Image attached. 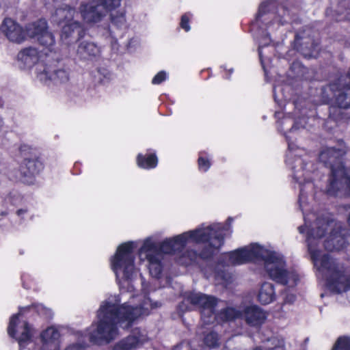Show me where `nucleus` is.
Returning a JSON list of instances; mask_svg holds the SVG:
<instances>
[{
    "label": "nucleus",
    "instance_id": "nucleus-1",
    "mask_svg": "<svg viewBox=\"0 0 350 350\" xmlns=\"http://www.w3.org/2000/svg\"><path fill=\"white\" fill-rule=\"evenodd\" d=\"M231 233V219H228L225 224H204L194 230L165 239L160 243L159 247L156 237L150 236L142 241V246L138 251L139 258L142 262L147 260L150 275L158 278L162 269V254L179 252L191 242L202 243L205 244V248L198 256L208 258L224 245L225 237ZM198 254L193 252L188 254L189 261L195 260Z\"/></svg>",
    "mask_w": 350,
    "mask_h": 350
},
{
    "label": "nucleus",
    "instance_id": "nucleus-2",
    "mask_svg": "<svg viewBox=\"0 0 350 350\" xmlns=\"http://www.w3.org/2000/svg\"><path fill=\"white\" fill-rule=\"evenodd\" d=\"M347 232L341 224L327 218H319L307 232L309 253L317 269V275L325 282L327 288L335 293L350 292V276L343 265L331 258L321 250H339L347 243Z\"/></svg>",
    "mask_w": 350,
    "mask_h": 350
},
{
    "label": "nucleus",
    "instance_id": "nucleus-3",
    "mask_svg": "<svg viewBox=\"0 0 350 350\" xmlns=\"http://www.w3.org/2000/svg\"><path fill=\"white\" fill-rule=\"evenodd\" d=\"M126 297L127 293L122 292L120 298H109L102 303L97 313L98 322L92 324L89 330L91 340L109 343L119 335L116 325L123 329L129 328L138 317L148 315L151 310L159 306L158 302H152L146 294H131L129 300L120 305Z\"/></svg>",
    "mask_w": 350,
    "mask_h": 350
},
{
    "label": "nucleus",
    "instance_id": "nucleus-4",
    "mask_svg": "<svg viewBox=\"0 0 350 350\" xmlns=\"http://www.w3.org/2000/svg\"><path fill=\"white\" fill-rule=\"evenodd\" d=\"M258 260L263 261L264 269L272 280L289 288L297 285L299 276L295 270L286 269L283 255L275 251L268 250L258 243H252L223 254L221 265H237Z\"/></svg>",
    "mask_w": 350,
    "mask_h": 350
},
{
    "label": "nucleus",
    "instance_id": "nucleus-5",
    "mask_svg": "<svg viewBox=\"0 0 350 350\" xmlns=\"http://www.w3.org/2000/svg\"><path fill=\"white\" fill-rule=\"evenodd\" d=\"M186 299L191 304L202 308V319L206 324L213 322L216 318L228 321L243 317L250 325L258 326L265 322L267 317L265 312L257 306L245 308L243 313L236 308H228L216 316L215 307L217 301L213 297L201 293L192 292L187 295Z\"/></svg>",
    "mask_w": 350,
    "mask_h": 350
},
{
    "label": "nucleus",
    "instance_id": "nucleus-6",
    "mask_svg": "<svg viewBox=\"0 0 350 350\" xmlns=\"http://www.w3.org/2000/svg\"><path fill=\"white\" fill-rule=\"evenodd\" d=\"M137 247V242L127 241L120 244L116 253L110 258L111 269L116 275L120 288L122 289L128 286L131 292L133 286L131 282L137 275L139 269L135 260L134 250Z\"/></svg>",
    "mask_w": 350,
    "mask_h": 350
},
{
    "label": "nucleus",
    "instance_id": "nucleus-7",
    "mask_svg": "<svg viewBox=\"0 0 350 350\" xmlns=\"http://www.w3.org/2000/svg\"><path fill=\"white\" fill-rule=\"evenodd\" d=\"M345 152L344 150H336L334 148H329L323 150L319 155L321 162L331 164L332 176L326 188V192L330 196L350 195V178L346 176L344 167L339 160Z\"/></svg>",
    "mask_w": 350,
    "mask_h": 350
},
{
    "label": "nucleus",
    "instance_id": "nucleus-8",
    "mask_svg": "<svg viewBox=\"0 0 350 350\" xmlns=\"http://www.w3.org/2000/svg\"><path fill=\"white\" fill-rule=\"evenodd\" d=\"M282 113L276 112L275 116L278 119V124L280 131L284 132L286 140L288 142V152L287 154L286 162L289 165H291L294 170L293 178L300 185L302 184V176L304 175L302 171V160L300 158L295 159L296 164L294 165L293 161V150L295 148L293 142L291 140L293 138L291 134H293L295 131L297 129V122H295L289 116H284L281 119Z\"/></svg>",
    "mask_w": 350,
    "mask_h": 350
},
{
    "label": "nucleus",
    "instance_id": "nucleus-9",
    "mask_svg": "<svg viewBox=\"0 0 350 350\" xmlns=\"http://www.w3.org/2000/svg\"><path fill=\"white\" fill-rule=\"evenodd\" d=\"M27 308H20L18 312L11 317L8 327V334L15 338L20 348L25 347L32 343L34 329L23 317V312Z\"/></svg>",
    "mask_w": 350,
    "mask_h": 350
},
{
    "label": "nucleus",
    "instance_id": "nucleus-10",
    "mask_svg": "<svg viewBox=\"0 0 350 350\" xmlns=\"http://www.w3.org/2000/svg\"><path fill=\"white\" fill-rule=\"evenodd\" d=\"M77 16L75 10L68 6L57 9L53 15V22L62 27V40L68 38L75 33L81 32V24L75 19Z\"/></svg>",
    "mask_w": 350,
    "mask_h": 350
},
{
    "label": "nucleus",
    "instance_id": "nucleus-11",
    "mask_svg": "<svg viewBox=\"0 0 350 350\" xmlns=\"http://www.w3.org/2000/svg\"><path fill=\"white\" fill-rule=\"evenodd\" d=\"M43 55L38 49L32 47L26 48L22 50L18 55L19 66L23 69L30 70L33 68L35 73L40 80H44L47 77L45 71L46 64L43 59Z\"/></svg>",
    "mask_w": 350,
    "mask_h": 350
},
{
    "label": "nucleus",
    "instance_id": "nucleus-12",
    "mask_svg": "<svg viewBox=\"0 0 350 350\" xmlns=\"http://www.w3.org/2000/svg\"><path fill=\"white\" fill-rule=\"evenodd\" d=\"M104 3H99L97 1H92L81 5V16L86 23L94 24L98 23L105 16L108 10L116 8L107 6V0H104Z\"/></svg>",
    "mask_w": 350,
    "mask_h": 350
},
{
    "label": "nucleus",
    "instance_id": "nucleus-13",
    "mask_svg": "<svg viewBox=\"0 0 350 350\" xmlns=\"http://www.w3.org/2000/svg\"><path fill=\"white\" fill-rule=\"evenodd\" d=\"M28 36L36 38L40 44L52 51L55 44L53 36L47 31V24L45 20L41 19L27 26Z\"/></svg>",
    "mask_w": 350,
    "mask_h": 350
},
{
    "label": "nucleus",
    "instance_id": "nucleus-14",
    "mask_svg": "<svg viewBox=\"0 0 350 350\" xmlns=\"http://www.w3.org/2000/svg\"><path fill=\"white\" fill-rule=\"evenodd\" d=\"M40 338L42 342L41 349L34 350H58L59 332L56 327L51 326L46 328L40 334ZM66 350H84L81 345L69 346Z\"/></svg>",
    "mask_w": 350,
    "mask_h": 350
},
{
    "label": "nucleus",
    "instance_id": "nucleus-15",
    "mask_svg": "<svg viewBox=\"0 0 350 350\" xmlns=\"http://www.w3.org/2000/svg\"><path fill=\"white\" fill-rule=\"evenodd\" d=\"M1 28L6 38L14 43L23 42L28 36L27 30L25 31L20 25L9 18L4 19Z\"/></svg>",
    "mask_w": 350,
    "mask_h": 350
},
{
    "label": "nucleus",
    "instance_id": "nucleus-16",
    "mask_svg": "<svg viewBox=\"0 0 350 350\" xmlns=\"http://www.w3.org/2000/svg\"><path fill=\"white\" fill-rule=\"evenodd\" d=\"M147 340L144 332L135 329L131 334L120 340L113 347V350H134L141 347Z\"/></svg>",
    "mask_w": 350,
    "mask_h": 350
},
{
    "label": "nucleus",
    "instance_id": "nucleus-17",
    "mask_svg": "<svg viewBox=\"0 0 350 350\" xmlns=\"http://www.w3.org/2000/svg\"><path fill=\"white\" fill-rule=\"evenodd\" d=\"M43 169L42 162L37 157L25 159L20 167L21 173L27 177L34 176Z\"/></svg>",
    "mask_w": 350,
    "mask_h": 350
},
{
    "label": "nucleus",
    "instance_id": "nucleus-18",
    "mask_svg": "<svg viewBox=\"0 0 350 350\" xmlns=\"http://www.w3.org/2000/svg\"><path fill=\"white\" fill-rule=\"evenodd\" d=\"M257 298L258 301L264 305L273 301L275 298L273 284L268 282L262 283L260 286Z\"/></svg>",
    "mask_w": 350,
    "mask_h": 350
},
{
    "label": "nucleus",
    "instance_id": "nucleus-19",
    "mask_svg": "<svg viewBox=\"0 0 350 350\" xmlns=\"http://www.w3.org/2000/svg\"><path fill=\"white\" fill-rule=\"evenodd\" d=\"M43 72L47 73V78H46L43 81L50 79L60 83H64L67 81L69 79L68 72L65 69H58L51 72L49 68L46 66L45 71H44Z\"/></svg>",
    "mask_w": 350,
    "mask_h": 350
},
{
    "label": "nucleus",
    "instance_id": "nucleus-20",
    "mask_svg": "<svg viewBox=\"0 0 350 350\" xmlns=\"http://www.w3.org/2000/svg\"><path fill=\"white\" fill-rule=\"evenodd\" d=\"M157 158L154 154L147 155L139 154L137 156V165L139 167L144 169L154 168L157 165Z\"/></svg>",
    "mask_w": 350,
    "mask_h": 350
},
{
    "label": "nucleus",
    "instance_id": "nucleus-21",
    "mask_svg": "<svg viewBox=\"0 0 350 350\" xmlns=\"http://www.w3.org/2000/svg\"><path fill=\"white\" fill-rule=\"evenodd\" d=\"M98 51V48L94 43L85 42H81L77 49V53L82 58L95 56Z\"/></svg>",
    "mask_w": 350,
    "mask_h": 350
},
{
    "label": "nucleus",
    "instance_id": "nucleus-22",
    "mask_svg": "<svg viewBox=\"0 0 350 350\" xmlns=\"http://www.w3.org/2000/svg\"><path fill=\"white\" fill-rule=\"evenodd\" d=\"M256 350H284V341L275 337L269 339Z\"/></svg>",
    "mask_w": 350,
    "mask_h": 350
},
{
    "label": "nucleus",
    "instance_id": "nucleus-23",
    "mask_svg": "<svg viewBox=\"0 0 350 350\" xmlns=\"http://www.w3.org/2000/svg\"><path fill=\"white\" fill-rule=\"evenodd\" d=\"M198 169L200 172H206L211 165V158L206 156L204 153L200 152L198 157Z\"/></svg>",
    "mask_w": 350,
    "mask_h": 350
},
{
    "label": "nucleus",
    "instance_id": "nucleus-24",
    "mask_svg": "<svg viewBox=\"0 0 350 350\" xmlns=\"http://www.w3.org/2000/svg\"><path fill=\"white\" fill-rule=\"evenodd\" d=\"M332 350H350V338L346 336L338 338Z\"/></svg>",
    "mask_w": 350,
    "mask_h": 350
},
{
    "label": "nucleus",
    "instance_id": "nucleus-25",
    "mask_svg": "<svg viewBox=\"0 0 350 350\" xmlns=\"http://www.w3.org/2000/svg\"><path fill=\"white\" fill-rule=\"evenodd\" d=\"M111 22L118 29H124L126 27V21L124 14L121 12L117 15L111 16Z\"/></svg>",
    "mask_w": 350,
    "mask_h": 350
},
{
    "label": "nucleus",
    "instance_id": "nucleus-26",
    "mask_svg": "<svg viewBox=\"0 0 350 350\" xmlns=\"http://www.w3.org/2000/svg\"><path fill=\"white\" fill-rule=\"evenodd\" d=\"M217 341H218V336L217 334L214 332H211L206 335V336L204 338V342L205 344L208 347H215L217 345Z\"/></svg>",
    "mask_w": 350,
    "mask_h": 350
},
{
    "label": "nucleus",
    "instance_id": "nucleus-27",
    "mask_svg": "<svg viewBox=\"0 0 350 350\" xmlns=\"http://www.w3.org/2000/svg\"><path fill=\"white\" fill-rule=\"evenodd\" d=\"M168 74L164 70L159 72L152 79V83L159 85L167 79Z\"/></svg>",
    "mask_w": 350,
    "mask_h": 350
},
{
    "label": "nucleus",
    "instance_id": "nucleus-28",
    "mask_svg": "<svg viewBox=\"0 0 350 350\" xmlns=\"http://www.w3.org/2000/svg\"><path fill=\"white\" fill-rule=\"evenodd\" d=\"M190 18H191L190 14H185L181 18L180 26L186 31H189L191 29L190 26L189 25Z\"/></svg>",
    "mask_w": 350,
    "mask_h": 350
},
{
    "label": "nucleus",
    "instance_id": "nucleus-29",
    "mask_svg": "<svg viewBox=\"0 0 350 350\" xmlns=\"http://www.w3.org/2000/svg\"><path fill=\"white\" fill-rule=\"evenodd\" d=\"M314 217V214H310L308 215H304V221H305V226H300L299 227V231L301 234L305 232V228L308 227V224L311 220L312 218Z\"/></svg>",
    "mask_w": 350,
    "mask_h": 350
},
{
    "label": "nucleus",
    "instance_id": "nucleus-30",
    "mask_svg": "<svg viewBox=\"0 0 350 350\" xmlns=\"http://www.w3.org/2000/svg\"><path fill=\"white\" fill-rule=\"evenodd\" d=\"M304 194H305L304 193V189L301 187L300 189V195H299V202L300 207L301 208L303 212L304 211V202H305Z\"/></svg>",
    "mask_w": 350,
    "mask_h": 350
},
{
    "label": "nucleus",
    "instance_id": "nucleus-31",
    "mask_svg": "<svg viewBox=\"0 0 350 350\" xmlns=\"http://www.w3.org/2000/svg\"><path fill=\"white\" fill-rule=\"evenodd\" d=\"M121 0H107V6L109 8H118L120 5Z\"/></svg>",
    "mask_w": 350,
    "mask_h": 350
},
{
    "label": "nucleus",
    "instance_id": "nucleus-32",
    "mask_svg": "<svg viewBox=\"0 0 350 350\" xmlns=\"http://www.w3.org/2000/svg\"><path fill=\"white\" fill-rule=\"evenodd\" d=\"M267 7V3L263 2L260 4V5L259 7L258 13L257 15L258 19L262 15L263 13H265Z\"/></svg>",
    "mask_w": 350,
    "mask_h": 350
},
{
    "label": "nucleus",
    "instance_id": "nucleus-33",
    "mask_svg": "<svg viewBox=\"0 0 350 350\" xmlns=\"http://www.w3.org/2000/svg\"><path fill=\"white\" fill-rule=\"evenodd\" d=\"M285 301L288 303H293L295 300V295L294 294L286 295Z\"/></svg>",
    "mask_w": 350,
    "mask_h": 350
},
{
    "label": "nucleus",
    "instance_id": "nucleus-34",
    "mask_svg": "<svg viewBox=\"0 0 350 350\" xmlns=\"http://www.w3.org/2000/svg\"><path fill=\"white\" fill-rule=\"evenodd\" d=\"M262 46L261 44H260V46L258 47V54H259V57H260L261 64L263 65L262 54Z\"/></svg>",
    "mask_w": 350,
    "mask_h": 350
},
{
    "label": "nucleus",
    "instance_id": "nucleus-35",
    "mask_svg": "<svg viewBox=\"0 0 350 350\" xmlns=\"http://www.w3.org/2000/svg\"><path fill=\"white\" fill-rule=\"evenodd\" d=\"M216 277L226 280L225 275L223 273H220L219 271L216 273Z\"/></svg>",
    "mask_w": 350,
    "mask_h": 350
},
{
    "label": "nucleus",
    "instance_id": "nucleus-36",
    "mask_svg": "<svg viewBox=\"0 0 350 350\" xmlns=\"http://www.w3.org/2000/svg\"><path fill=\"white\" fill-rule=\"evenodd\" d=\"M29 148L28 146H26V145H21V147H20V150L21 152L23 151H25L27 150H28Z\"/></svg>",
    "mask_w": 350,
    "mask_h": 350
},
{
    "label": "nucleus",
    "instance_id": "nucleus-37",
    "mask_svg": "<svg viewBox=\"0 0 350 350\" xmlns=\"http://www.w3.org/2000/svg\"><path fill=\"white\" fill-rule=\"evenodd\" d=\"M186 257L185 256H183V259L180 260V262L183 263V264H189V262L186 260H184V258H185Z\"/></svg>",
    "mask_w": 350,
    "mask_h": 350
},
{
    "label": "nucleus",
    "instance_id": "nucleus-38",
    "mask_svg": "<svg viewBox=\"0 0 350 350\" xmlns=\"http://www.w3.org/2000/svg\"><path fill=\"white\" fill-rule=\"evenodd\" d=\"M21 213H22V211H21V210H20V211H18V213L19 215H20Z\"/></svg>",
    "mask_w": 350,
    "mask_h": 350
},
{
    "label": "nucleus",
    "instance_id": "nucleus-39",
    "mask_svg": "<svg viewBox=\"0 0 350 350\" xmlns=\"http://www.w3.org/2000/svg\"><path fill=\"white\" fill-rule=\"evenodd\" d=\"M230 72H232V69L229 70Z\"/></svg>",
    "mask_w": 350,
    "mask_h": 350
},
{
    "label": "nucleus",
    "instance_id": "nucleus-40",
    "mask_svg": "<svg viewBox=\"0 0 350 350\" xmlns=\"http://www.w3.org/2000/svg\"><path fill=\"white\" fill-rule=\"evenodd\" d=\"M308 187L312 188V185H308Z\"/></svg>",
    "mask_w": 350,
    "mask_h": 350
}]
</instances>
